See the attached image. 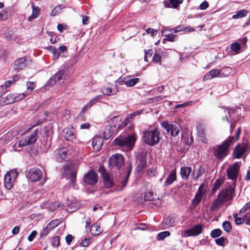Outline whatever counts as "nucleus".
<instances>
[{"mask_svg": "<svg viewBox=\"0 0 250 250\" xmlns=\"http://www.w3.org/2000/svg\"><path fill=\"white\" fill-rule=\"evenodd\" d=\"M203 228V227L202 225H196L188 229L184 230L183 236L184 237H188L189 236H198L202 233Z\"/></svg>", "mask_w": 250, "mask_h": 250, "instance_id": "8", "label": "nucleus"}, {"mask_svg": "<svg viewBox=\"0 0 250 250\" xmlns=\"http://www.w3.org/2000/svg\"><path fill=\"white\" fill-rule=\"evenodd\" d=\"M146 32L148 34H150L152 37H154L155 34L157 33V31L156 30H154L153 28H149L146 30Z\"/></svg>", "mask_w": 250, "mask_h": 250, "instance_id": "63", "label": "nucleus"}, {"mask_svg": "<svg viewBox=\"0 0 250 250\" xmlns=\"http://www.w3.org/2000/svg\"><path fill=\"white\" fill-rule=\"evenodd\" d=\"M176 180V172L174 171L170 172L165 181V185L167 186L171 185Z\"/></svg>", "mask_w": 250, "mask_h": 250, "instance_id": "29", "label": "nucleus"}, {"mask_svg": "<svg viewBox=\"0 0 250 250\" xmlns=\"http://www.w3.org/2000/svg\"><path fill=\"white\" fill-rule=\"evenodd\" d=\"M241 162H235L232 165L229 166L227 169V173L228 177L229 179H231L234 184L236 183L239 171Z\"/></svg>", "mask_w": 250, "mask_h": 250, "instance_id": "5", "label": "nucleus"}, {"mask_svg": "<svg viewBox=\"0 0 250 250\" xmlns=\"http://www.w3.org/2000/svg\"><path fill=\"white\" fill-rule=\"evenodd\" d=\"M25 97V95L23 93L9 95L7 96V98H9V97L10 99L8 100V101H5L4 102L6 104H9L20 101L23 99Z\"/></svg>", "mask_w": 250, "mask_h": 250, "instance_id": "20", "label": "nucleus"}, {"mask_svg": "<svg viewBox=\"0 0 250 250\" xmlns=\"http://www.w3.org/2000/svg\"><path fill=\"white\" fill-rule=\"evenodd\" d=\"M103 178L104 186L106 188H110L113 185V180L111 178L109 174Z\"/></svg>", "mask_w": 250, "mask_h": 250, "instance_id": "33", "label": "nucleus"}, {"mask_svg": "<svg viewBox=\"0 0 250 250\" xmlns=\"http://www.w3.org/2000/svg\"><path fill=\"white\" fill-rule=\"evenodd\" d=\"M91 235L97 236L103 231L102 228L97 223L92 224L90 229Z\"/></svg>", "mask_w": 250, "mask_h": 250, "instance_id": "26", "label": "nucleus"}, {"mask_svg": "<svg viewBox=\"0 0 250 250\" xmlns=\"http://www.w3.org/2000/svg\"><path fill=\"white\" fill-rule=\"evenodd\" d=\"M115 127V126H112L109 125H106L104 132V138L105 140H108L112 136L114 132Z\"/></svg>", "mask_w": 250, "mask_h": 250, "instance_id": "24", "label": "nucleus"}, {"mask_svg": "<svg viewBox=\"0 0 250 250\" xmlns=\"http://www.w3.org/2000/svg\"><path fill=\"white\" fill-rule=\"evenodd\" d=\"M46 48L53 54V60L54 61H55L59 58L60 54L56 48L52 46H50L47 47Z\"/></svg>", "mask_w": 250, "mask_h": 250, "instance_id": "37", "label": "nucleus"}, {"mask_svg": "<svg viewBox=\"0 0 250 250\" xmlns=\"http://www.w3.org/2000/svg\"><path fill=\"white\" fill-rule=\"evenodd\" d=\"M47 225L52 230L53 229H54L56 227H57L58 225V221L57 220L52 221L51 222H50L49 224H48Z\"/></svg>", "mask_w": 250, "mask_h": 250, "instance_id": "59", "label": "nucleus"}, {"mask_svg": "<svg viewBox=\"0 0 250 250\" xmlns=\"http://www.w3.org/2000/svg\"><path fill=\"white\" fill-rule=\"evenodd\" d=\"M135 141V138L132 136H121L115 139L114 143L116 146L129 147L134 144Z\"/></svg>", "mask_w": 250, "mask_h": 250, "instance_id": "6", "label": "nucleus"}, {"mask_svg": "<svg viewBox=\"0 0 250 250\" xmlns=\"http://www.w3.org/2000/svg\"><path fill=\"white\" fill-rule=\"evenodd\" d=\"M234 143V137L229 136L222 144L213 147L214 156L218 159L222 160L229 154V147Z\"/></svg>", "mask_w": 250, "mask_h": 250, "instance_id": "1", "label": "nucleus"}, {"mask_svg": "<svg viewBox=\"0 0 250 250\" xmlns=\"http://www.w3.org/2000/svg\"><path fill=\"white\" fill-rule=\"evenodd\" d=\"M248 13V12L246 10H240L237 11L236 13L232 16V18L234 19L242 18L246 16Z\"/></svg>", "mask_w": 250, "mask_h": 250, "instance_id": "34", "label": "nucleus"}, {"mask_svg": "<svg viewBox=\"0 0 250 250\" xmlns=\"http://www.w3.org/2000/svg\"><path fill=\"white\" fill-rule=\"evenodd\" d=\"M5 175H8L9 178L15 181L18 176V173L16 170L12 169L8 171Z\"/></svg>", "mask_w": 250, "mask_h": 250, "instance_id": "40", "label": "nucleus"}, {"mask_svg": "<svg viewBox=\"0 0 250 250\" xmlns=\"http://www.w3.org/2000/svg\"><path fill=\"white\" fill-rule=\"evenodd\" d=\"M108 162L110 167L116 169H119L125 164L123 156L119 153L111 155Z\"/></svg>", "mask_w": 250, "mask_h": 250, "instance_id": "4", "label": "nucleus"}, {"mask_svg": "<svg viewBox=\"0 0 250 250\" xmlns=\"http://www.w3.org/2000/svg\"><path fill=\"white\" fill-rule=\"evenodd\" d=\"M220 76V71L218 69H212L208 72L203 78L204 81L211 80L214 78Z\"/></svg>", "mask_w": 250, "mask_h": 250, "instance_id": "21", "label": "nucleus"}, {"mask_svg": "<svg viewBox=\"0 0 250 250\" xmlns=\"http://www.w3.org/2000/svg\"><path fill=\"white\" fill-rule=\"evenodd\" d=\"M231 49L234 52L238 53L240 50L241 47L239 44L237 42H235L231 44Z\"/></svg>", "mask_w": 250, "mask_h": 250, "instance_id": "50", "label": "nucleus"}, {"mask_svg": "<svg viewBox=\"0 0 250 250\" xmlns=\"http://www.w3.org/2000/svg\"><path fill=\"white\" fill-rule=\"evenodd\" d=\"M27 89L32 91L33 90L35 87V84L33 82H28L26 83Z\"/></svg>", "mask_w": 250, "mask_h": 250, "instance_id": "60", "label": "nucleus"}, {"mask_svg": "<svg viewBox=\"0 0 250 250\" xmlns=\"http://www.w3.org/2000/svg\"><path fill=\"white\" fill-rule=\"evenodd\" d=\"M153 61L156 63H161V58L160 56L157 53L154 54L153 57Z\"/></svg>", "mask_w": 250, "mask_h": 250, "instance_id": "57", "label": "nucleus"}, {"mask_svg": "<svg viewBox=\"0 0 250 250\" xmlns=\"http://www.w3.org/2000/svg\"><path fill=\"white\" fill-rule=\"evenodd\" d=\"M102 96L99 95L92 98L87 104H86L82 108L81 112L85 113L86 111L89 110L94 104L100 102V101L102 99Z\"/></svg>", "mask_w": 250, "mask_h": 250, "instance_id": "15", "label": "nucleus"}, {"mask_svg": "<svg viewBox=\"0 0 250 250\" xmlns=\"http://www.w3.org/2000/svg\"><path fill=\"white\" fill-rule=\"evenodd\" d=\"M234 194V190L233 188H230L224 189L218 195V197L224 203L232 198Z\"/></svg>", "mask_w": 250, "mask_h": 250, "instance_id": "11", "label": "nucleus"}, {"mask_svg": "<svg viewBox=\"0 0 250 250\" xmlns=\"http://www.w3.org/2000/svg\"><path fill=\"white\" fill-rule=\"evenodd\" d=\"M170 235V233L168 231H163L158 234L157 239L159 241L163 240L166 237L169 236Z\"/></svg>", "mask_w": 250, "mask_h": 250, "instance_id": "41", "label": "nucleus"}, {"mask_svg": "<svg viewBox=\"0 0 250 250\" xmlns=\"http://www.w3.org/2000/svg\"><path fill=\"white\" fill-rule=\"evenodd\" d=\"M223 183V180L222 179H217L215 182L212 189L213 190H216L218 189L221 185Z\"/></svg>", "mask_w": 250, "mask_h": 250, "instance_id": "49", "label": "nucleus"}, {"mask_svg": "<svg viewBox=\"0 0 250 250\" xmlns=\"http://www.w3.org/2000/svg\"><path fill=\"white\" fill-rule=\"evenodd\" d=\"M165 36V38L164 39V41H167L168 42H174L175 38L177 37V35H173L172 34H165L164 35Z\"/></svg>", "mask_w": 250, "mask_h": 250, "instance_id": "46", "label": "nucleus"}, {"mask_svg": "<svg viewBox=\"0 0 250 250\" xmlns=\"http://www.w3.org/2000/svg\"><path fill=\"white\" fill-rule=\"evenodd\" d=\"M140 79L139 78H135L125 81V83L127 86L131 87L138 83Z\"/></svg>", "mask_w": 250, "mask_h": 250, "instance_id": "39", "label": "nucleus"}, {"mask_svg": "<svg viewBox=\"0 0 250 250\" xmlns=\"http://www.w3.org/2000/svg\"><path fill=\"white\" fill-rule=\"evenodd\" d=\"M62 207V205L59 202H55L52 203L49 205V208L53 211V210L57 209L58 208Z\"/></svg>", "mask_w": 250, "mask_h": 250, "instance_id": "43", "label": "nucleus"}, {"mask_svg": "<svg viewBox=\"0 0 250 250\" xmlns=\"http://www.w3.org/2000/svg\"><path fill=\"white\" fill-rule=\"evenodd\" d=\"M145 200L146 201H152L154 199L153 192L152 191H147L145 194Z\"/></svg>", "mask_w": 250, "mask_h": 250, "instance_id": "45", "label": "nucleus"}, {"mask_svg": "<svg viewBox=\"0 0 250 250\" xmlns=\"http://www.w3.org/2000/svg\"><path fill=\"white\" fill-rule=\"evenodd\" d=\"M208 3L206 1H204L199 6V8L201 10H205L208 7Z\"/></svg>", "mask_w": 250, "mask_h": 250, "instance_id": "64", "label": "nucleus"}, {"mask_svg": "<svg viewBox=\"0 0 250 250\" xmlns=\"http://www.w3.org/2000/svg\"><path fill=\"white\" fill-rule=\"evenodd\" d=\"M204 172V169L201 166H200L199 169L197 170V171L194 170L192 173V178L194 180H197L199 177H200L202 174Z\"/></svg>", "mask_w": 250, "mask_h": 250, "instance_id": "38", "label": "nucleus"}, {"mask_svg": "<svg viewBox=\"0 0 250 250\" xmlns=\"http://www.w3.org/2000/svg\"><path fill=\"white\" fill-rule=\"evenodd\" d=\"M62 10L61 6L55 7L51 11V16H55L59 13Z\"/></svg>", "mask_w": 250, "mask_h": 250, "instance_id": "55", "label": "nucleus"}, {"mask_svg": "<svg viewBox=\"0 0 250 250\" xmlns=\"http://www.w3.org/2000/svg\"><path fill=\"white\" fill-rule=\"evenodd\" d=\"M14 181L8 178V175H5L4 186L7 189H10L12 188V184Z\"/></svg>", "mask_w": 250, "mask_h": 250, "instance_id": "36", "label": "nucleus"}, {"mask_svg": "<svg viewBox=\"0 0 250 250\" xmlns=\"http://www.w3.org/2000/svg\"><path fill=\"white\" fill-rule=\"evenodd\" d=\"M197 128L198 137L203 143H207L208 142V140L206 137L205 128L201 125H199L197 126Z\"/></svg>", "mask_w": 250, "mask_h": 250, "instance_id": "22", "label": "nucleus"}, {"mask_svg": "<svg viewBox=\"0 0 250 250\" xmlns=\"http://www.w3.org/2000/svg\"><path fill=\"white\" fill-rule=\"evenodd\" d=\"M55 156L59 161L62 160L68 161L69 159L68 157V152L65 148L57 149L55 151Z\"/></svg>", "mask_w": 250, "mask_h": 250, "instance_id": "14", "label": "nucleus"}, {"mask_svg": "<svg viewBox=\"0 0 250 250\" xmlns=\"http://www.w3.org/2000/svg\"><path fill=\"white\" fill-rule=\"evenodd\" d=\"M222 234V231L220 229H215L211 231L210 235L212 238H216L220 236Z\"/></svg>", "mask_w": 250, "mask_h": 250, "instance_id": "48", "label": "nucleus"}, {"mask_svg": "<svg viewBox=\"0 0 250 250\" xmlns=\"http://www.w3.org/2000/svg\"><path fill=\"white\" fill-rule=\"evenodd\" d=\"M28 174L29 179L33 182L40 181L42 176V170L38 168L31 169L29 171Z\"/></svg>", "mask_w": 250, "mask_h": 250, "instance_id": "13", "label": "nucleus"}, {"mask_svg": "<svg viewBox=\"0 0 250 250\" xmlns=\"http://www.w3.org/2000/svg\"><path fill=\"white\" fill-rule=\"evenodd\" d=\"M104 143L103 139L100 136H95L93 139L92 146L96 151H99Z\"/></svg>", "mask_w": 250, "mask_h": 250, "instance_id": "17", "label": "nucleus"}, {"mask_svg": "<svg viewBox=\"0 0 250 250\" xmlns=\"http://www.w3.org/2000/svg\"><path fill=\"white\" fill-rule=\"evenodd\" d=\"M60 238L58 236L54 237L51 240L52 246L57 247L60 245Z\"/></svg>", "mask_w": 250, "mask_h": 250, "instance_id": "47", "label": "nucleus"}, {"mask_svg": "<svg viewBox=\"0 0 250 250\" xmlns=\"http://www.w3.org/2000/svg\"><path fill=\"white\" fill-rule=\"evenodd\" d=\"M250 210V201L247 203L240 210V214L248 212Z\"/></svg>", "mask_w": 250, "mask_h": 250, "instance_id": "52", "label": "nucleus"}, {"mask_svg": "<svg viewBox=\"0 0 250 250\" xmlns=\"http://www.w3.org/2000/svg\"><path fill=\"white\" fill-rule=\"evenodd\" d=\"M90 244V240L88 238H85L84 240H82L80 245L82 247H87Z\"/></svg>", "mask_w": 250, "mask_h": 250, "instance_id": "61", "label": "nucleus"}, {"mask_svg": "<svg viewBox=\"0 0 250 250\" xmlns=\"http://www.w3.org/2000/svg\"><path fill=\"white\" fill-rule=\"evenodd\" d=\"M248 144V142L246 140L243 141L241 144H238L233 150V157L236 159L241 158L242 156L246 151Z\"/></svg>", "mask_w": 250, "mask_h": 250, "instance_id": "7", "label": "nucleus"}, {"mask_svg": "<svg viewBox=\"0 0 250 250\" xmlns=\"http://www.w3.org/2000/svg\"><path fill=\"white\" fill-rule=\"evenodd\" d=\"M160 132L157 129L147 130L143 131V141L150 146H154L159 142Z\"/></svg>", "mask_w": 250, "mask_h": 250, "instance_id": "2", "label": "nucleus"}, {"mask_svg": "<svg viewBox=\"0 0 250 250\" xmlns=\"http://www.w3.org/2000/svg\"><path fill=\"white\" fill-rule=\"evenodd\" d=\"M223 203L224 202L221 200L220 198L217 197V199L212 203L211 210H215L219 209Z\"/></svg>", "mask_w": 250, "mask_h": 250, "instance_id": "32", "label": "nucleus"}, {"mask_svg": "<svg viewBox=\"0 0 250 250\" xmlns=\"http://www.w3.org/2000/svg\"><path fill=\"white\" fill-rule=\"evenodd\" d=\"M26 59L25 57L19 58L15 61L14 68L15 70H19L23 69L26 65Z\"/></svg>", "mask_w": 250, "mask_h": 250, "instance_id": "18", "label": "nucleus"}, {"mask_svg": "<svg viewBox=\"0 0 250 250\" xmlns=\"http://www.w3.org/2000/svg\"><path fill=\"white\" fill-rule=\"evenodd\" d=\"M52 230V229H51V228L47 225V226H46V227L43 229V230L41 231V233H40V236L41 237H45L46 236L48 233L49 232Z\"/></svg>", "mask_w": 250, "mask_h": 250, "instance_id": "51", "label": "nucleus"}, {"mask_svg": "<svg viewBox=\"0 0 250 250\" xmlns=\"http://www.w3.org/2000/svg\"><path fill=\"white\" fill-rule=\"evenodd\" d=\"M98 171L102 175L103 177H104L108 174V173H107L106 172L105 168L103 166H100L99 167Z\"/></svg>", "mask_w": 250, "mask_h": 250, "instance_id": "56", "label": "nucleus"}, {"mask_svg": "<svg viewBox=\"0 0 250 250\" xmlns=\"http://www.w3.org/2000/svg\"><path fill=\"white\" fill-rule=\"evenodd\" d=\"M184 0H165L164 1V5L167 8H177L179 5L182 3Z\"/></svg>", "mask_w": 250, "mask_h": 250, "instance_id": "16", "label": "nucleus"}, {"mask_svg": "<svg viewBox=\"0 0 250 250\" xmlns=\"http://www.w3.org/2000/svg\"><path fill=\"white\" fill-rule=\"evenodd\" d=\"M63 133L64 137L68 141H71L75 138L73 128H65L63 130Z\"/></svg>", "mask_w": 250, "mask_h": 250, "instance_id": "23", "label": "nucleus"}, {"mask_svg": "<svg viewBox=\"0 0 250 250\" xmlns=\"http://www.w3.org/2000/svg\"><path fill=\"white\" fill-rule=\"evenodd\" d=\"M64 72L61 70L56 73L54 76L50 79L51 81L54 80L55 83H59L60 81L64 78Z\"/></svg>", "mask_w": 250, "mask_h": 250, "instance_id": "30", "label": "nucleus"}, {"mask_svg": "<svg viewBox=\"0 0 250 250\" xmlns=\"http://www.w3.org/2000/svg\"><path fill=\"white\" fill-rule=\"evenodd\" d=\"M231 69L229 67L223 68L221 70H220L221 77H227L229 76L231 73Z\"/></svg>", "mask_w": 250, "mask_h": 250, "instance_id": "42", "label": "nucleus"}, {"mask_svg": "<svg viewBox=\"0 0 250 250\" xmlns=\"http://www.w3.org/2000/svg\"><path fill=\"white\" fill-rule=\"evenodd\" d=\"M98 175L93 169L88 171L83 177L84 182L90 185L96 184L98 182Z\"/></svg>", "mask_w": 250, "mask_h": 250, "instance_id": "10", "label": "nucleus"}, {"mask_svg": "<svg viewBox=\"0 0 250 250\" xmlns=\"http://www.w3.org/2000/svg\"><path fill=\"white\" fill-rule=\"evenodd\" d=\"M37 234V232L35 230L33 231L31 234L28 237V240L29 241L31 242L35 238Z\"/></svg>", "mask_w": 250, "mask_h": 250, "instance_id": "62", "label": "nucleus"}, {"mask_svg": "<svg viewBox=\"0 0 250 250\" xmlns=\"http://www.w3.org/2000/svg\"><path fill=\"white\" fill-rule=\"evenodd\" d=\"M102 91L104 94L110 96L115 94L118 92V89L116 86L113 89L109 87H104L102 88Z\"/></svg>", "mask_w": 250, "mask_h": 250, "instance_id": "28", "label": "nucleus"}, {"mask_svg": "<svg viewBox=\"0 0 250 250\" xmlns=\"http://www.w3.org/2000/svg\"><path fill=\"white\" fill-rule=\"evenodd\" d=\"M37 131L38 129H36L31 133L23 135L19 140L18 146H25L34 144L38 138Z\"/></svg>", "mask_w": 250, "mask_h": 250, "instance_id": "3", "label": "nucleus"}, {"mask_svg": "<svg viewBox=\"0 0 250 250\" xmlns=\"http://www.w3.org/2000/svg\"><path fill=\"white\" fill-rule=\"evenodd\" d=\"M7 19V12L5 10H2L0 12V21L5 20Z\"/></svg>", "mask_w": 250, "mask_h": 250, "instance_id": "58", "label": "nucleus"}, {"mask_svg": "<svg viewBox=\"0 0 250 250\" xmlns=\"http://www.w3.org/2000/svg\"><path fill=\"white\" fill-rule=\"evenodd\" d=\"M129 173H128L126 177L124 179V180L122 181L121 183V187L120 188H117L116 189V191H121L124 187L126 186V183L128 181V177L129 176Z\"/></svg>", "mask_w": 250, "mask_h": 250, "instance_id": "53", "label": "nucleus"}, {"mask_svg": "<svg viewBox=\"0 0 250 250\" xmlns=\"http://www.w3.org/2000/svg\"><path fill=\"white\" fill-rule=\"evenodd\" d=\"M146 158L145 156H140L137 161V169L138 171H141L146 166Z\"/></svg>", "mask_w": 250, "mask_h": 250, "instance_id": "25", "label": "nucleus"}, {"mask_svg": "<svg viewBox=\"0 0 250 250\" xmlns=\"http://www.w3.org/2000/svg\"><path fill=\"white\" fill-rule=\"evenodd\" d=\"M162 125L165 128L168 133H169L172 136H177L180 132L181 127L178 125L169 124L167 122H164Z\"/></svg>", "mask_w": 250, "mask_h": 250, "instance_id": "9", "label": "nucleus"}, {"mask_svg": "<svg viewBox=\"0 0 250 250\" xmlns=\"http://www.w3.org/2000/svg\"><path fill=\"white\" fill-rule=\"evenodd\" d=\"M191 171V167H182L180 170V174L182 178L184 179L188 180Z\"/></svg>", "mask_w": 250, "mask_h": 250, "instance_id": "27", "label": "nucleus"}, {"mask_svg": "<svg viewBox=\"0 0 250 250\" xmlns=\"http://www.w3.org/2000/svg\"><path fill=\"white\" fill-rule=\"evenodd\" d=\"M72 203L71 204L69 203L68 202L67 203V206L69 207V208H68V210L70 211H73L77 208L76 205V204L75 203V200L74 199L72 201Z\"/></svg>", "mask_w": 250, "mask_h": 250, "instance_id": "54", "label": "nucleus"}, {"mask_svg": "<svg viewBox=\"0 0 250 250\" xmlns=\"http://www.w3.org/2000/svg\"><path fill=\"white\" fill-rule=\"evenodd\" d=\"M32 12V14L28 18L29 21H32L33 19H36L39 16L41 12V8L37 6H35L33 2L31 3Z\"/></svg>", "mask_w": 250, "mask_h": 250, "instance_id": "19", "label": "nucleus"}, {"mask_svg": "<svg viewBox=\"0 0 250 250\" xmlns=\"http://www.w3.org/2000/svg\"><path fill=\"white\" fill-rule=\"evenodd\" d=\"M223 228L226 232H229L232 229L231 225L229 221H225L222 225Z\"/></svg>", "mask_w": 250, "mask_h": 250, "instance_id": "44", "label": "nucleus"}, {"mask_svg": "<svg viewBox=\"0 0 250 250\" xmlns=\"http://www.w3.org/2000/svg\"><path fill=\"white\" fill-rule=\"evenodd\" d=\"M64 171L66 174L68 175V178L70 179V182L73 184V186H74L77 172L76 167H73V166H69L65 167Z\"/></svg>", "mask_w": 250, "mask_h": 250, "instance_id": "12", "label": "nucleus"}, {"mask_svg": "<svg viewBox=\"0 0 250 250\" xmlns=\"http://www.w3.org/2000/svg\"><path fill=\"white\" fill-rule=\"evenodd\" d=\"M202 197V194L201 193L200 187L199 188L198 192L196 194L194 198L192 200V205L195 207L201 201Z\"/></svg>", "mask_w": 250, "mask_h": 250, "instance_id": "31", "label": "nucleus"}, {"mask_svg": "<svg viewBox=\"0 0 250 250\" xmlns=\"http://www.w3.org/2000/svg\"><path fill=\"white\" fill-rule=\"evenodd\" d=\"M163 225L165 229L174 225V221L172 218L168 217L165 218L163 222Z\"/></svg>", "mask_w": 250, "mask_h": 250, "instance_id": "35", "label": "nucleus"}]
</instances>
